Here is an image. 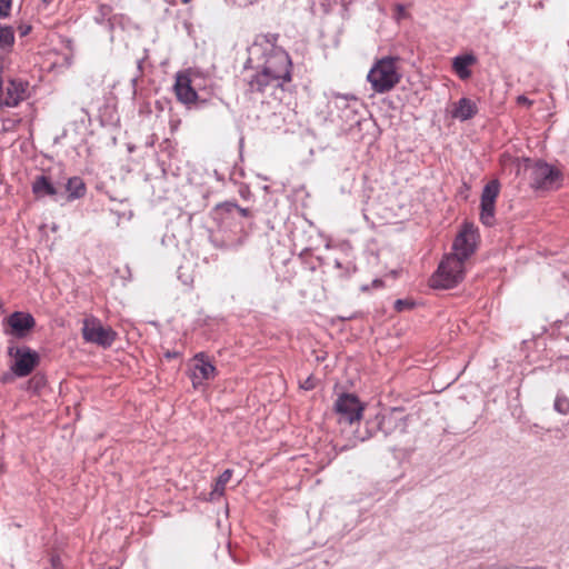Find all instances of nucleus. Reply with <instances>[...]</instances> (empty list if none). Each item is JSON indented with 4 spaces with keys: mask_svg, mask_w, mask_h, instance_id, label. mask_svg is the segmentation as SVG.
<instances>
[{
    "mask_svg": "<svg viewBox=\"0 0 569 569\" xmlns=\"http://www.w3.org/2000/svg\"><path fill=\"white\" fill-rule=\"evenodd\" d=\"M32 192L37 198H43L46 196L53 197L58 191L50 179L47 176L41 174L32 182Z\"/></svg>",
    "mask_w": 569,
    "mask_h": 569,
    "instance_id": "obj_15",
    "label": "nucleus"
},
{
    "mask_svg": "<svg viewBox=\"0 0 569 569\" xmlns=\"http://www.w3.org/2000/svg\"><path fill=\"white\" fill-rule=\"evenodd\" d=\"M173 356H174V353H170V352L167 353L168 358L173 357Z\"/></svg>",
    "mask_w": 569,
    "mask_h": 569,
    "instance_id": "obj_30",
    "label": "nucleus"
},
{
    "mask_svg": "<svg viewBox=\"0 0 569 569\" xmlns=\"http://www.w3.org/2000/svg\"><path fill=\"white\" fill-rule=\"evenodd\" d=\"M31 24L29 23H20L18 27H17V30L20 34V37H26L28 36L30 32H31Z\"/></svg>",
    "mask_w": 569,
    "mask_h": 569,
    "instance_id": "obj_23",
    "label": "nucleus"
},
{
    "mask_svg": "<svg viewBox=\"0 0 569 569\" xmlns=\"http://www.w3.org/2000/svg\"><path fill=\"white\" fill-rule=\"evenodd\" d=\"M560 179V171L547 162L537 161L530 167V184L535 189L558 188Z\"/></svg>",
    "mask_w": 569,
    "mask_h": 569,
    "instance_id": "obj_4",
    "label": "nucleus"
},
{
    "mask_svg": "<svg viewBox=\"0 0 569 569\" xmlns=\"http://www.w3.org/2000/svg\"><path fill=\"white\" fill-rule=\"evenodd\" d=\"M553 408L561 415L569 413V399L562 395H558L555 399Z\"/></svg>",
    "mask_w": 569,
    "mask_h": 569,
    "instance_id": "obj_21",
    "label": "nucleus"
},
{
    "mask_svg": "<svg viewBox=\"0 0 569 569\" xmlns=\"http://www.w3.org/2000/svg\"><path fill=\"white\" fill-rule=\"evenodd\" d=\"M82 337L87 342L108 348L116 340L117 333L111 328L103 327L98 318L88 317L83 320Z\"/></svg>",
    "mask_w": 569,
    "mask_h": 569,
    "instance_id": "obj_5",
    "label": "nucleus"
},
{
    "mask_svg": "<svg viewBox=\"0 0 569 569\" xmlns=\"http://www.w3.org/2000/svg\"><path fill=\"white\" fill-rule=\"evenodd\" d=\"M232 475V470L226 469L217 479L211 496H222L224 492L226 485L229 482Z\"/></svg>",
    "mask_w": 569,
    "mask_h": 569,
    "instance_id": "obj_19",
    "label": "nucleus"
},
{
    "mask_svg": "<svg viewBox=\"0 0 569 569\" xmlns=\"http://www.w3.org/2000/svg\"><path fill=\"white\" fill-rule=\"evenodd\" d=\"M335 412L339 416L340 422L353 423L362 417L365 406L359 398L352 393H342L335 401Z\"/></svg>",
    "mask_w": 569,
    "mask_h": 569,
    "instance_id": "obj_6",
    "label": "nucleus"
},
{
    "mask_svg": "<svg viewBox=\"0 0 569 569\" xmlns=\"http://www.w3.org/2000/svg\"><path fill=\"white\" fill-rule=\"evenodd\" d=\"M44 2H49L50 0H43Z\"/></svg>",
    "mask_w": 569,
    "mask_h": 569,
    "instance_id": "obj_33",
    "label": "nucleus"
},
{
    "mask_svg": "<svg viewBox=\"0 0 569 569\" xmlns=\"http://www.w3.org/2000/svg\"><path fill=\"white\" fill-rule=\"evenodd\" d=\"M517 102L527 107L532 106V100H529L526 96H518Z\"/></svg>",
    "mask_w": 569,
    "mask_h": 569,
    "instance_id": "obj_24",
    "label": "nucleus"
},
{
    "mask_svg": "<svg viewBox=\"0 0 569 569\" xmlns=\"http://www.w3.org/2000/svg\"><path fill=\"white\" fill-rule=\"evenodd\" d=\"M382 419H383L382 417L376 416L373 421H367V426H371V427L370 428L368 427L365 432L358 431L357 438L360 441H365V440L369 439L370 437H372L373 432L380 428Z\"/></svg>",
    "mask_w": 569,
    "mask_h": 569,
    "instance_id": "obj_20",
    "label": "nucleus"
},
{
    "mask_svg": "<svg viewBox=\"0 0 569 569\" xmlns=\"http://www.w3.org/2000/svg\"><path fill=\"white\" fill-rule=\"evenodd\" d=\"M248 86L251 92H263L270 86L278 87L276 84V79H273V77L263 69L249 80Z\"/></svg>",
    "mask_w": 569,
    "mask_h": 569,
    "instance_id": "obj_16",
    "label": "nucleus"
},
{
    "mask_svg": "<svg viewBox=\"0 0 569 569\" xmlns=\"http://www.w3.org/2000/svg\"><path fill=\"white\" fill-rule=\"evenodd\" d=\"M240 212L242 216L247 217L248 216V209H240Z\"/></svg>",
    "mask_w": 569,
    "mask_h": 569,
    "instance_id": "obj_27",
    "label": "nucleus"
},
{
    "mask_svg": "<svg viewBox=\"0 0 569 569\" xmlns=\"http://www.w3.org/2000/svg\"><path fill=\"white\" fill-rule=\"evenodd\" d=\"M477 113V106L468 98H461L451 112L452 117L461 121L471 119Z\"/></svg>",
    "mask_w": 569,
    "mask_h": 569,
    "instance_id": "obj_14",
    "label": "nucleus"
},
{
    "mask_svg": "<svg viewBox=\"0 0 569 569\" xmlns=\"http://www.w3.org/2000/svg\"><path fill=\"white\" fill-rule=\"evenodd\" d=\"M476 246V230L472 226L466 224L462 231L455 239L452 249L453 253L451 256L458 257L462 261L469 258L473 251Z\"/></svg>",
    "mask_w": 569,
    "mask_h": 569,
    "instance_id": "obj_9",
    "label": "nucleus"
},
{
    "mask_svg": "<svg viewBox=\"0 0 569 569\" xmlns=\"http://www.w3.org/2000/svg\"><path fill=\"white\" fill-rule=\"evenodd\" d=\"M400 78L398 58L393 57H386L378 60L367 76L372 90L377 93L390 91L397 86Z\"/></svg>",
    "mask_w": 569,
    "mask_h": 569,
    "instance_id": "obj_1",
    "label": "nucleus"
},
{
    "mask_svg": "<svg viewBox=\"0 0 569 569\" xmlns=\"http://www.w3.org/2000/svg\"><path fill=\"white\" fill-rule=\"evenodd\" d=\"M337 99H343V100H347V99H348V97L338 94V96H337Z\"/></svg>",
    "mask_w": 569,
    "mask_h": 569,
    "instance_id": "obj_28",
    "label": "nucleus"
},
{
    "mask_svg": "<svg viewBox=\"0 0 569 569\" xmlns=\"http://www.w3.org/2000/svg\"><path fill=\"white\" fill-rule=\"evenodd\" d=\"M463 261L450 254L441 261L431 277V287L439 289L452 288L463 279Z\"/></svg>",
    "mask_w": 569,
    "mask_h": 569,
    "instance_id": "obj_2",
    "label": "nucleus"
},
{
    "mask_svg": "<svg viewBox=\"0 0 569 569\" xmlns=\"http://www.w3.org/2000/svg\"><path fill=\"white\" fill-rule=\"evenodd\" d=\"M12 0H0V18H7L10 14Z\"/></svg>",
    "mask_w": 569,
    "mask_h": 569,
    "instance_id": "obj_22",
    "label": "nucleus"
},
{
    "mask_svg": "<svg viewBox=\"0 0 569 569\" xmlns=\"http://www.w3.org/2000/svg\"><path fill=\"white\" fill-rule=\"evenodd\" d=\"M301 387L306 390H310L315 388V383L311 377L307 378Z\"/></svg>",
    "mask_w": 569,
    "mask_h": 569,
    "instance_id": "obj_26",
    "label": "nucleus"
},
{
    "mask_svg": "<svg viewBox=\"0 0 569 569\" xmlns=\"http://www.w3.org/2000/svg\"><path fill=\"white\" fill-rule=\"evenodd\" d=\"M4 322L10 328L7 332L19 338L24 337L36 326L33 316L21 311L11 313Z\"/></svg>",
    "mask_w": 569,
    "mask_h": 569,
    "instance_id": "obj_10",
    "label": "nucleus"
},
{
    "mask_svg": "<svg viewBox=\"0 0 569 569\" xmlns=\"http://www.w3.org/2000/svg\"><path fill=\"white\" fill-rule=\"evenodd\" d=\"M9 356L13 358L12 371L18 377H26L39 362V355L28 347H10Z\"/></svg>",
    "mask_w": 569,
    "mask_h": 569,
    "instance_id": "obj_7",
    "label": "nucleus"
},
{
    "mask_svg": "<svg viewBox=\"0 0 569 569\" xmlns=\"http://www.w3.org/2000/svg\"><path fill=\"white\" fill-rule=\"evenodd\" d=\"M500 192V183L498 180L489 181L482 189L480 201V220L491 227L495 223L496 200Z\"/></svg>",
    "mask_w": 569,
    "mask_h": 569,
    "instance_id": "obj_8",
    "label": "nucleus"
},
{
    "mask_svg": "<svg viewBox=\"0 0 569 569\" xmlns=\"http://www.w3.org/2000/svg\"><path fill=\"white\" fill-rule=\"evenodd\" d=\"M350 99L353 101H357L356 97H353V96H351Z\"/></svg>",
    "mask_w": 569,
    "mask_h": 569,
    "instance_id": "obj_32",
    "label": "nucleus"
},
{
    "mask_svg": "<svg viewBox=\"0 0 569 569\" xmlns=\"http://www.w3.org/2000/svg\"><path fill=\"white\" fill-rule=\"evenodd\" d=\"M14 43V30L10 26L0 24V50L9 51Z\"/></svg>",
    "mask_w": 569,
    "mask_h": 569,
    "instance_id": "obj_18",
    "label": "nucleus"
},
{
    "mask_svg": "<svg viewBox=\"0 0 569 569\" xmlns=\"http://www.w3.org/2000/svg\"><path fill=\"white\" fill-rule=\"evenodd\" d=\"M66 189L69 193L68 199H79L86 193V186L81 178L72 177L68 180Z\"/></svg>",
    "mask_w": 569,
    "mask_h": 569,
    "instance_id": "obj_17",
    "label": "nucleus"
},
{
    "mask_svg": "<svg viewBox=\"0 0 569 569\" xmlns=\"http://www.w3.org/2000/svg\"><path fill=\"white\" fill-rule=\"evenodd\" d=\"M174 92L178 100L184 104L196 102L198 93L191 86L189 76L184 73H178L176 77Z\"/></svg>",
    "mask_w": 569,
    "mask_h": 569,
    "instance_id": "obj_12",
    "label": "nucleus"
},
{
    "mask_svg": "<svg viewBox=\"0 0 569 569\" xmlns=\"http://www.w3.org/2000/svg\"><path fill=\"white\" fill-rule=\"evenodd\" d=\"M266 40H267V42H269L272 46V49L277 48L276 42L278 41V34L270 33V34L266 36Z\"/></svg>",
    "mask_w": 569,
    "mask_h": 569,
    "instance_id": "obj_25",
    "label": "nucleus"
},
{
    "mask_svg": "<svg viewBox=\"0 0 569 569\" xmlns=\"http://www.w3.org/2000/svg\"><path fill=\"white\" fill-rule=\"evenodd\" d=\"M336 267H338V268H340V267H341V264H340V262H339V261H336Z\"/></svg>",
    "mask_w": 569,
    "mask_h": 569,
    "instance_id": "obj_31",
    "label": "nucleus"
},
{
    "mask_svg": "<svg viewBox=\"0 0 569 569\" xmlns=\"http://www.w3.org/2000/svg\"><path fill=\"white\" fill-rule=\"evenodd\" d=\"M2 308V303L0 302V309Z\"/></svg>",
    "mask_w": 569,
    "mask_h": 569,
    "instance_id": "obj_34",
    "label": "nucleus"
},
{
    "mask_svg": "<svg viewBox=\"0 0 569 569\" xmlns=\"http://www.w3.org/2000/svg\"><path fill=\"white\" fill-rule=\"evenodd\" d=\"M194 366L192 370V383L194 387L202 383L204 380L213 379L216 376L214 366L209 362L203 353H198L194 356Z\"/></svg>",
    "mask_w": 569,
    "mask_h": 569,
    "instance_id": "obj_11",
    "label": "nucleus"
},
{
    "mask_svg": "<svg viewBox=\"0 0 569 569\" xmlns=\"http://www.w3.org/2000/svg\"><path fill=\"white\" fill-rule=\"evenodd\" d=\"M291 60L288 53L280 48L271 49L268 54L262 69L276 79L277 86L291 80Z\"/></svg>",
    "mask_w": 569,
    "mask_h": 569,
    "instance_id": "obj_3",
    "label": "nucleus"
},
{
    "mask_svg": "<svg viewBox=\"0 0 569 569\" xmlns=\"http://www.w3.org/2000/svg\"><path fill=\"white\" fill-rule=\"evenodd\" d=\"M476 61L477 59L473 54L457 56L452 60V68L461 80H466L471 76L469 67L475 64Z\"/></svg>",
    "mask_w": 569,
    "mask_h": 569,
    "instance_id": "obj_13",
    "label": "nucleus"
},
{
    "mask_svg": "<svg viewBox=\"0 0 569 569\" xmlns=\"http://www.w3.org/2000/svg\"><path fill=\"white\" fill-rule=\"evenodd\" d=\"M6 382L7 381V376H3L2 378H0V382Z\"/></svg>",
    "mask_w": 569,
    "mask_h": 569,
    "instance_id": "obj_29",
    "label": "nucleus"
}]
</instances>
